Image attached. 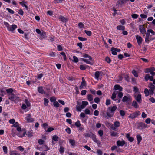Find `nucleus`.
Here are the masks:
<instances>
[{
	"label": "nucleus",
	"instance_id": "obj_1",
	"mask_svg": "<svg viewBox=\"0 0 155 155\" xmlns=\"http://www.w3.org/2000/svg\"><path fill=\"white\" fill-rule=\"evenodd\" d=\"M117 108L116 105L113 106H110L108 108L107 112L106 114L109 117H111L114 115L115 111Z\"/></svg>",
	"mask_w": 155,
	"mask_h": 155
},
{
	"label": "nucleus",
	"instance_id": "obj_2",
	"mask_svg": "<svg viewBox=\"0 0 155 155\" xmlns=\"http://www.w3.org/2000/svg\"><path fill=\"white\" fill-rule=\"evenodd\" d=\"M150 33L152 35H155V32L152 29H150L147 30L145 38V42L148 44L150 42Z\"/></svg>",
	"mask_w": 155,
	"mask_h": 155
},
{
	"label": "nucleus",
	"instance_id": "obj_3",
	"mask_svg": "<svg viewBox=\"0 0 155 155\" xmlns=\"http://www.w3.org/2000/svg\"><path fill=\"white\" fill-rule=\"evenodd\" d=\"M64 141L63 140H60L59 141V144L60 147L59 149V151L61 154H63L64 152L65 149L64 145L63 144Z\"/></svg>",
	"mask_w": 155,
	"mask_h": 155
},
{
	"label": "nucleus",
	"instance_id": "obj_4",
	"mask_svg": "<svg viewBox=\"0 0 155 155\" xmlns=\"http://www.w3.org/2000/svg\"><path fill=\"white\" fill-rule=\"evenodd\" d=\"M8 95L9 96V99L14 101L15 103L18 102L20 100L18 97L16 96L13 94H11Z\"/></svg>",
	"mask_w": 155,
	"mask_h": 155
},
{
	"label": "nucleus",
	"instance_id": "obj_5",
	"mask_svg": "<svg viewBox=\"0 0 155 155\" xmlns=\"http://www.w3.org/2000/svg\"><path fill=\"white\" fill-rule=\"evenodd\" d=\"M140 114V112L139 111L135 112L131 114L129 116V118L131 119H133L137 117Z\"/></svg>",
	"mask_w": 155,
	"mask_h": 155
},
{
	"label": "nucleus",
	"instance_id": "obj_6",
	"mask_svg": "<svg viewBox=\"0 0 155 155\" xmlns=\"http://www.w3.org/2000/svg\"><path fill=\"white\" fill-rule=\"evenodd\" d=\"M132 98L130 96L127 95L126 96H124L123 98L122 101L124 103H128L131 101Z\"/></svg>",
	"mask_w": 155,
	"mask_h": 155
},
{
	"label": "nucleus",
	"instance_id": "obj_7",
	"mask_svg": "<svg viewBox=\"0 0 155 155\" xmlns=\"http://www.w3.org/2000/svg\"><path fill=\"white\" fill-rule=\"evenodd\" d=\"M148 87L150 89V95L153 94L155 88V86L152 83H150L148 85Z\"/></svg>",
	"mask_w": 155,
	"mask_h": 155
},
{
	"label": "nucleus",
	"instance_id": "obj_8",
	"mask_svg": "<svg viewBox=\"0 0 155 155\" xmlns=\"http://www.w3.org/2000/svg\"><path fill=\"white\" fill-rule=\"evenodd\" d=\"M137 128L138 129L142 130L147 127V125L143 122H139L137 123Z\"/></svg>",
	"mask_w": 155,
	"mask_h": 155
},
{
	"label": "nucleus",
	"instance_id": "obj_9",
	"mask_svg": "<svg viewBox=\"0 0 155 155\" xmlns=\"http://www.w3.org/2000/svg\"><path fill=\"white\" fill-rule=\"evenodd\" d=\"M80 60L84 62L87 64H90L91 65H93V64L92 58L91 60H90L89 58L88 59L83 58H80Z\"/></svg>",
	"mask_w": 155,
	"mask_h": 155
},
{
	"label": "nucleus",
	"instance_id": "obj_10",
	"mask_svg": "<svg viewBox=\"0 0 155 155\" xmlns=\"http://www.w3.org/2000/svg\"><path fill=\"white\" fill-rule=\"evenodd\" d=\"M31 114H28L27 115V116L25 117V120L28 123L32 122L34 121V119L31 117Z\"/></svg>",
	"mask_w": 155,
	"mask_h": 155
},
{
	"label": "nucleus",
	"instance_id": "obj_11",
	"mask_svg": "<svg viewBox=\"0 0 155 155\" xmlns=\"http://www.w3.org/2000/svg\"><path fill=\"white\" fill-rule=\"evenodd\" d=\"M139 29L141 33L143 35V36H144L146 32V30L143 26L141 25H140L139 26Z\"/></svg>",
	"mask_w": 155,
	"mask_h": 155
},
{
	"label": "nucleus",
	"instance_id": "obj_12",
	"mask_svg": "<svg viewBox=\"0 0 155 155\" xmlns=\"http://www.w3.org/2000/svg\"><path fill=\"white\" fill-rule=\"evenodd\" d=\"M136 38L138 45H140L143 40L142 37L140 36L137 35L136 36Z\"/></svg>",
	"mask_w": 155,
	"mask_h": 155
},
{
	"label": "nucleus",
	"instance_id": "obj_13",
	"mask_svg": "<svg viewBox=\"0 0 155 155\" xmlns=\"http://www.w3.org/2000/svg\"><path fill=\"white\" fill-rule=\"evenodd\" d=\"M58 18L60 21L63 23L66 22L68 21V19L67 18L61 16H60Z\"/></svg>",
	"mask_w": 155,
	"mask_h": 155
},
{
	"label": "nucleus",
	"instance_id": "obj_14",
	"mask_svg": "<svg viewBox=\"0 0 155 155\" xmlns=\"http://www.w3.org/2000/svg\"><path fill=\"white\" fill-rule=\"evenodd\" d=\"M125 143L124 140H118L117 142V144L118 146H123Z\"/></svg>",
	"mask_w": 155,
	"mask_h": 155
},
{
	"label": "nucleus",
	"instance_id": "obj_15",
	"mask_svg": "<svg viewBox=\"0 0 155 155\" xmlns=\"http://www.w3.org/2000/svg\"><path fill=\"white\" fill-rule=\"evenodd\" d=\"M17 28V26L15 24L12 25L11 27H9L8 30L11 31L13 32L14 30Z\"/></svg>",
	"mask_w": 155,
	"mask_h": 155
},
{
	"label": "nucleus",
	"instance_id": "obj_16",
	"mask_svg": "<svg viewBox=\"0 0 155 155\" xmlns=\"http://www.w3.org/2000/svg\"><path fill=\"white\" fill-rule=\"evenodd\" d=\"M92 140L94 142H95L97 145H100L101 144V142L97 140L96 138V136L95 135H93L92 137Z\"/></svg>",
	"mask_w": 155,
	"mask_h": 155
},
{
	"label": "nucleus",
	"instance_id": "obj_17",
	"mask_svg": "<svg viewBox=\"0 0 155 155\" xmlns=\"http://www.w3.org/2000/svg\"><path fill=\"white\" fill-rule=\"evenodd\" d=\"M59 140V137L57 135H54L52 137V144L54 145V143H53L54 141H58Z\"/></svg>",
	"mask_w": 155,
	"mask_h": 155
},
{
	"label": "nucleus",
	"instance_id": "obj_18",
	"mask_svg": "<svg viewBox=\"0 0 155 155\" xmlns=\"http://www.w3.org/2000/svg\"><path fill=\"white\" fill-rule=\"evenodd\" d=\"M153 76H150L149 74H146L145 77V79L146 81L150 80V81H152L153 80Z\"/></svg>",
	"mask_w": 155,
	"mask_h": 155
},
{
	"label": "nucleus",
	"instance_id": "obj_19",
	"mask_svg": "<svg viewBox=\"0 0 155 155\" xmlns=\"http://www.w3.org/2000/svg\"><path fill=\"white\" fill-rule=\"evenodd\" d=\"M136 99L139 103H140L141 102V95L140 94H138L136 96Z\"/></svg>",
	"mask_w": 155,
	"mask_h": 155
},
{
	"label": "nucleus",
	"instance_id": "obj_20",
	"mask_svg": "<svg viewBox=\"0 0 155 155\" xmlns=\"http://www.w3.org/2000/svg\"><path fill=\"white\" fill-rule=\"evenodd\" d=\"M114 89L116 90H119V91H121L123 90L122 87L119 85H115L114 86Z\"/></svg>",
	"mask_w": 155,
	"mask_h": 155
},
{
	"label": "nucleus",
	"instance_id": "obj_21",
	"mask_svg": "<svg viewBox=\"0 0 155 155\" xmlns=\"http://www.w3.org/2000/svg\"><path fill=\"white\" fill-rule=\"evenodd\" d=\"M132 105L134 107L136 108H137L139 107V106L138 103L135 101H133Z\"/></svg>",
	"mask_w": 155,
	"mask_h": 155
},
{
	"label": "nucleus",
	"instance_id": "obj_22",
	"mask_svg": "<svg viewBox=\"0 0 155 155\" xmlns=\"http://www.w3.org/2000/svg\"><path fill=\"white\" fill-rule=\"evenodd\" d=\"M101 73V72H100V71H96L95 73V74H94L95 78L97 80L98 79L99 76H100V75Z\"/></svg>",
	"mask_w": 155,
	"mask_h": 155
},
{
	"label": "nucleus",
	"instance_id": "obj_23",
	"mask_svg": "<svg viewBox=\"0 0 155 155\" xmlns=\"http://www.w3.org/2000/svg\"><path fill=\"white\" fill-rule=\"evenodd\" d=\"M10 155H21L20 154L18 153L16 151H12L10 152Z\"/></svg>",
	"mask_w": 155,
	"mask_h": 155
},
{
	"label": "nucleus",
	"instance_id": "obj_24",
	"mask_svg": "<svg viewBox=\"0 0 155 155\" xmlns=\"http://www.w3.org/2000/svg\"><path fill=\"white\" fill-rule=\"evenodd\" d=\"M136 137L138 142L137 144H139L142 140V137L140 135H137Z\"/></svg>",
	"mask_w": 155,
	"mask_h": 155
},
{
	"label": "nucleus",
	"instance_id": "obj_25",
	"mask_svg": "<svg viewBox=\"0 0 155 155\" xmlns=\"http://www.w3.org/2000/svg\"><path fill=\"white\" fill-rule=\"evenodd\" d=\"M144 92L145 94V96L146 97L148 96L150 94V91H149L148 90L147 88H145L144 89Z\"/></svg>",
	"mask_w": 155,
	"mask_h": 155
},
{
	"label": "nucleus",
	"instance_id": "obj_26",
	"mask_svg": "<svg viewBox=\"0 0 155 155\" xmlns=\"http://www.w3.org/2000/svg\"><path fill=\"white\" fill-rule=\"evenodd\" d=\"M116 94H118V97L119 98H121L123 96V94L122 92H121V91H116Z\"/></svg>",
	"mask_w": 155,
	"mask_h": 155
},
{
	"label": "nucleus",
	"instance_id": "obj_27",
	"mask_svg": "<svg viewBox=\"0 0 155 155\" xmlns=\"http://www.w3.org/2000/svg\"><path fill=\"white\" fill-rule=\"evenodd\" d=\"M110 135L113 137H116L118 136V133L117 132L113 131H111Z\"/></svg>",
	"mask_w": 155,
	"mask_h": 155
},
{
	"label": "nucleus",
	"instance_id": "obj_28",
	"mask_svg": "<svg viewBox=\"0 0 155 155\" xmlns=\"http://www.w3.org/2000/svg\"><path fill=\"white\" fill-rule=\"evenodd\" d=\"M87 100L90 102L92 101L93 100V96L92 95L89 94L87 95Z\"/></svg>",
	"mask_w": 155,
	"mask_h": 155
},
{
	"label": "nucleus",
	"instance_id": "obj_29",
	"mask_svg": "<svg viewBox=\"0 0 155 155\" xmlns=\"http://www.w3.org/2000/svg\"><path fill=\"white\" fill-rule=\"evenodd\" d=\"M117 28L118 30L123 31L125 29V27L122 25H118L117 26Z\"/></svg>",
	"mask_w": 155,
	"mask_h": 155
},
{
	"label": "nucleus",
	"instance_id": "obj_30",
	"mask_svg": "<svg viewBox=\"0 0 155 155\" xmlns=\"http://www.w3.org/2000/svg\"><path fill=\"white\" fill-rule=\"evenodd\" d=\"M44 105L45 106H47L48 105L49 100L48 99L44 98L43 99Z\"/></svg>",
	"mask_w": 155,
	"mask_h": 155
},
{
	"label": "nucleus",
	"instance_id": "obj_31",
	"mask_svg": "<svg viewBox=\"0 0 155 155\" xmlns=\"http://www.w3.org/2000/svg\"><path fill=\"white\" fill-rule=\"evenodd\" d=\"M38 92L40 93L43 94L44 93V90L41 87H39L38 88Z\"/></svg>",
	"mask_w": 155,
	"mask_h": 155
},
{
	"label": "nucleus",
	"instance_id": "obj_32",
	"mask_svg": "<svg viewBox=\"0 0 155 155\" xmlns=\"http://www.w3.org/2000/svg\"><path fill=\"white\" fill-rule=\"evenodd\" d=\"M69 141L70 143L71 144V146H74L75 144V141L74 139H70Z\"/></svg>",
	"mask_w": 155,
	"mask_h": 155
},
{
	"label": "nucleus",
	"instance_id": "obj_33",
	"mask_svg": "<svg viewBox=\"0 0 155 155\" xmlns=\"http://www.w3.org/2000/svg\"><path fill=\"white\" fill-rule=\"evenodd\" d=\"M115 48L112 47L111 49V51L112 52V54L114 55H116L117 54L116 50L114 49Z\"/></svg>",
	"mask_w": 155,
	"mask_h": 155
},
{
	"label": "nucleus",
	"instance_id": "obj_34",
	"mask_svg": "<svg viewBox=\"0 0 155 155\" xmlns=\"http://www.w3.org/2000/svg\"><path fill=\"white\" fill-rule=\"evenodd\" d=\"M120 123L118 121H116L114 123V126L116 127H118L120 126Z\"/></svg>",
	"mask_w": 155,
	"mask_h": 155
},
{
	"label": "nucleus",
	"instance_id": "obj_35",
	"mask_svg": "<svg viewBox=\"0 0 155 155\" xmlns=\"http://www.w3.org/2000/svg\"><path fill=\"white\" fill-rule=\"evenodd\" d=\"M75 125L78 128L81 125V124L80 123V121L79 120L77 121L75 123Z\"/></svg>",
	"mask_w": 155,
	"mask_h": 155
},
{
	"label": "nucleus",
	"instance_id": "obj_36",
	"mask_svg": "<svg viewBox=\"0 0 155 155\" xmlns=\"http://www.w3.org/2000/svg\"><path fill=\"white\" fill-rule=\"evenodd\" d=\"M132 73L133 75L136 78H137L138 77V75L137 71L134 70H133L132 71Z\"/></svg>",
	"mask_w": 155,
	"mask_h": 155
},
{
	"label": "nucleus",
	"instance_id": "obj_37",
	"mask_svg": "<svg viewBox=\"0 0 155 155\" xmlns=\"http://www.w3.org/2000/svg\"><path fill=\"white\" fill-rule=\"evenodd\" d=\"M82 56L84 58H88L90 60L92 59V57L87 54H83Z\"/></svg>",
	"mask_w": 155,
	"mask_h": 155
},
{
	"label": "nucleus",
	"instance_id": "obj_38",
	"mask_svg": "<svg viewBox=\"0 0 155 155\" xmlns=\"http://www.w3.org/2000/svg\"><path fill=\"white\" fill-rule=\"evenodd\" d=\"M86 86V83H84V82H82L81 84L79 87L80 89H82L83 88L84 86Z\"/></svg>",
	"mask_w": 155,
	"mask_h": 155
},
{
	"label": "nucleus",
	"instance_id": "obj_39",
	"mask_svg": "<svg viewBox=\"0 0 155 155\" xmlns=\"http://www.w3.org/2000/svg\"><path fill=\"white\" fill-rule=\"evenodd\" d=\"M80 69L82 70H84L86 69V65H80Z\"/></svg>",
	"mask_w": 155,
	"mask_h": 155
},
{
	"label": "nucleus",
	"instance_id": "obj_40",
	"mask_svg": "<svg viewBox=\"0 0 155 155\" xmlns=\"http://www.w3.org/2000/svg\"><path fill=\"white\" fill-rule=\"evenodd\" d=\"M84 32L88 36H91L92 35L91 32L90 31L85 30Z\"/></svg>",
	"mask_w": 155,
	"mask_h": 155
},
{
	"label": "nucleus",
	"instance_id": "obj_41",
	"mask_svg": "<svg viewBox=\"0 0 155 155\" xmlns=\"http://www.w3.org/2000/svg\"><path fill=\"white\" fill-rule=\"evenodd\" d=\"M98 134L100 137H102L103 134V130H100L98 131Z\"/></svg>",
	"mask_w": 155,
	"mask_h": 155
},
{
	"label": "nucleus",
	"instance_id": "obj_42",
	"mask_svg": "<svg viewBox=\"0 0 155 155\" xmlns=\"http://www.w3.org/2000/svg\"><path fill=\"white\" fill-rule=\"evenodd\" d=\"M45 141L42 139H39L38 140V143L40 145H42L44 143Z\"/></svg>",
	"mask_w": 155,
	"mask_h": 155
},
{
	"label": "nucleus",
	"instance_id": "obj_43",
	"mask_svg": "<svg viewBox=\"0 0 155 155\" xmlns=\"http://www.w3.org/2000/svg\"><path fill=\"white\" fill-rule=\"evenodd\" d=\"M6 9L7 11H8V12L9 13H10L11 14H14L15 13V12L13 10H12L9 8H6Z\"/></svg>",
	"mask_w": 155,
	"mask_h": 155
},
{
	"label": "nucleus",
	"instance_id": "obj_44",
	"mask_svg": "<svg viewBox=\"0 0 155 155\" xmlns=\"http://www.w3.org/2000/svg\"><path fill=\"white\" fill-rule=\"evenodd\" d=\"M6 91L8 94L11 93V94L13 92V91L12 89L9 88V89H6Z\"/></svg>",
	"mask_w": 155,
	"mask_h": 155
},
{
	"label": "nucleus",
	"instance_id": "obj_45",
	"mask_svg": "<svg viewBox=\"0 0 155 155\" xmlns=\"http://www.w3.org/2000/svg\"><path fill=\"white\" fill-rule=\"evenodd\" d=\"M33 133L31 131H28L27 133V135L28 137H31L33 136Z\"/></svg>",
	"mask_w": 155,
	"mask_h": 155
},
{
	"label": "nucleus",
	"instance_id": "obj_46",
	"mask_svg": "<svg viewBox=\"0 0 155 155\" xmlns=\"http://www.w3.org/2000/svg\"><path fill=\"white\" fill-rule=\"evenodd\" d=\"M116 91L114 92L113 93L112 96H111V98L113 100H114L116 98Z\"/></svg>",
	"mask_w": 155,
	"mask_h": 155
},
{
	"label": "nucleus",
	"instance_id": "obj_47",
	"mask_svg": "<svg viewBox=\"0 0 155 155\" xmlns=\"http://www.w3.org/2000/svg\"><path fill=\"white\" fill-rule=\"evenodd\" d=\"M3 149L5 153L6 154L7 153V147L6 146L3 147Z\"/></svg>",
	"mask_w": 155,
	"mask_h": 155
},
{
	"label": "nucleus",
	"instance_id": "obj_48",
	"mask_svg": "<svg viewBox=\"0 0 155 155\" xmlns=\"http://www.w3.org/2000/svg\"><path fill=\"white\" fill-rule=\"evenodd\" d=\"M73 58L74 61L75 63H77L78 61V57L75 56H73Z\"/></svg>",
	"mask_w": 155,
	"mask_h": 155
},
{
	"label": "nucleus",
	"instance_id": "obj_49",
	"mask_svg": "<svg viewBox=\"0 0 155 155\" xmlns=\"http://www.w3.org/2000/svg\"><path fill=\"white\" fill-rule=\"evenodd\" d=\"M4 24L5 26L7 27V29L8 30L10 27V25L8 23L5 21L4 22Z\"/></svg>",
	"mask_w": 155,
	"mask_h": 155
},
{
	"label": "nucleus",
	"instance_id": "obj_50",
	"mask_svg": "<svg viewBox=\"0 0 155 155\" xmlns=\"http://www.w3.org/2000/svg\"><path fill=\"white\" fill-rule=\"evenodd\" d=\"M53 105H54L56 107H58L59 106V103L56 101H55V102H54L53 103Z\"/></svg>",
	"mask_w": 155,
	"mask_h": 155
},
{
	"label": "nucleus",
	"instance_id": "obj_51",
	"mask_svg": "<svg viewBox=\"0 0 155 155\" xmlns=\"http://www.w3.org/2000/svg\"><path fill=\"white\" fill-rule=\"evenodd\" d=\"M138 17V15L135 14H133L132 15V17L134 19H136Z\"/></svg>",
	"mask_w": 155,
	"mask_h": 155
},
{
	"label": "nucleus",
	"instance_id": "obj_52",
	"mask_svg": "<svg viewBox=\"0 0 155 155\" xmlns=\"http://www.w3.org/2000/svg\"><path fill=\"white\" fill-rule=\"evenodd\" d=\"M18 13L19 14L22 16L23 15L24 12L21 9H20L18 10Z\"/></svg>",
	"mask_w": 155,
	"mask_h": 155
},
{
	"label": "nucleus",
	"instance_id": "obj_53",
	"mask_svg": "<svg viewBox=\"0 0 155 155\" xmlns=\"http://www.w3.org/2000/svg\"><path fill=\"white\" fill-rule=\"evenodd\" d=\"M25 102L28 107H29L30 106V104L29 103V102L28 101L27 99H25Z\"/></svg>",
	"mask_w": 155,
	"mask_h": 155
},
{
	"label": "nucleus",
	"instance_id": "obj_54",
	"mask_svg": "<svg viewBox=\"0 0 155 155\" xmlns=\"http://www.w3.org/2000/svg\"><path fill=\"white\" fill-rule=\"evenodd\" d=\"M78 39L81 41H85L87 40V39L84 38H83L82 37H78Z\"/></svg>",
	"mask_w": 155,
	"mask_h": 155
},
{
	"label": "nucleus",
	"instance_id": "obj_55",
	"mask_svg": "<svg viewBox=\"0 0 155 155\" xmlns=\"http://www.w3.org/2000/svg\"><path fill=\"white\" fill-rule=\"evenodd\" d=\"M54 130V128L52 127H49V128L47 130H46V132H50L51 131H52Z\"/></svg>",
	"mask_w": 155,
	"mask_h": 155
},
{
	"label": "nucleus",
	"instance_id": "obj_56",
	"mask_svg": "<svg viewBox=\"0 0 155 155\" xmlns=\"http://www.w3.org/2000/svg\"><path fill=\"white\" fill-rule=\"evenodd\" d=\"M85 113L86 114H89L90 113V111L87 108L85 110Z\"/></svg>",
	"mask_w": 155,
	"mask_h": 155
},
{
	"label": "nucleus",
	"instance_id": "obj_57",
	"mask_svg": "<svg viewBox=\"0 0 155 155\" xmlns=\"http://www.w3.org/2000/svg\"><path fill=\"white\" fill-rule=\"evenodd\" d=\"M111 103V101L110 99H107L106 101V105L107 106L109 105Z\"/></svg>",
	"mask_w": 155,
	"mask_h": 155
},
{
	"label": "nucleus",
	"instance_id": "obj_58",
	"mask_svg": "<svg viewBox=\"0 0 155 155\" xmlns=\"http://www.w3.org/2000/svg\"><path fill=\"white\" fill-rule=\"evenodd\" d=\"M41 37L43 38H45L46 37V33L45 32H42L41 34Z\"/></svg>",
	"mask_w": 155,
	"mask_h": 155
},
{
	"label": "nucleus",
	"instance_id": "obj_59",
	"mask_svg": "<svg viewBox=\"0 0 155 155\" xmlns=\"http://www.w3.org/2000/svg\"><path fill=\"white\" fill-rule=\"evenodd\" d=\"M87 92V91L86 90H83L81 92V94L82 95H86Z\"/></svg>",
	"mask_w": 155,
	"mask_h": 155
},
{
	"label": "nucleus",
	"instance_id": "obj_60",
	"mask_svg": "<svg viewBox=\"0 0 155 155\" xmlns=\"http://www.w3.org/2000/svg\"><path fill=\"white\" fill-rule=\"evenodd\" d=\"M56 99L55 97H51L50 98V101L51 102H54L56 101Z\"/></svg>",
	"mask_w": 155,
	"mask_h": 155
},
{
	"label": "nucleus",
	"instance_id": "obj_61",
	"mask_svg": "<svg viewBox=\"0 0 155 155\" xmlns=\"http://www.w3.org/2000/svg\"><path fill=\"white\" fill-rule=\"evenodd\" d=\"M78 26L80 28H83L84 27V25L82 22H80L78 24Z\"/></svg>",
	"mask_w": 155,
	"mask_h": 155
},
{
	"label": "nucleus",
	"instance_id": "obj_62",
	"mask_svg": "<svg viewBox=\"0 0 155 155\" xmlns=\"http://www.w3.org/2000/svg\"><path fill=\"white\" fill-rule=\"evenodd\" d=\"M43 146L44 149L45 151H47L49 150V148L47 145H44Z\"/></svg>",
	"mask_w": 155,
	"mask_h": 155
},
{
	"label": "nucleus",
	"instance_id": "obj_63",
	"mask_svg": "<svg viewBox=\"0 0 155 155\" xmlns=\"http://www.w3.org/2000/svg\"><path fill=\"white\" fill-rule=\"evenodd\" d=\"M76 109L78 111L80 112L81 111L82 109L80 107V106L78 105L76 106Z\"/></svg>",
	"mask_w": 155,
	"mask_h": 155
},
{
	"label": "nucleus",
	"instance_id": "obj_64",
	"mask_svg": "<svg viewBox=\"0 0 155 155\" xmlns=\"http://www.w3.org/2000/svg\"><path fill=\"white\" fill-rule=\"evenodd\" d=\"M97 152L98 155H102L103 152L100 149L98 150H97Z\"/></svg>",
	"mask_w": 155,
	"mask_h": 155
}]
</instances>
